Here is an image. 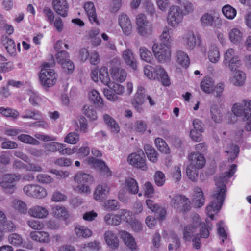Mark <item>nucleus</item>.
I'll return each instance as SVG.
<instances>
[{
	"instance_id": "nucleus-13",
	"label": "nucleus",
	"mask_w": 251,
	"mask_h": 251,
	"mask_svg": "<svg viewBox=\"0 0 251 251\" xmlns=\"http://www.w3.org/2000/svg\"><path fill=\"white\" fill-rule=\"evenodd\" d=\"M20 175L16 174H6L3 176L0 185L3 189L7 190L8 192L13 193L15 183L20 179Z\"/></svg>"
},
{
	"instance_id": "nucleus-57",
	"label": "nucleus",
	"mask_w": 251,
	"mask_h": 251,
	"mask_svg": "<svg viewBox=\"0 0 251 251\" xmlns=\"http://www.w3.org/2000/svg\"><path fill=\"white\" fill-rule=\"evenodd\" d=\"M171 243L169 244L168 246L169 250H172L173 249L177 250L180 246V241L178 237L176 234H172L170 237Z\"/></svg>"
},
{
	"instance_id": "nucleus-20",
	"label": "nucleus",
	"mask_w": 251,
	"mask_h": 251,
	"mask_svg": "<svg viewBox=\"0 0 251 251\" xmlns=\"http://www.w3.org/2000/svg\"><path fill=\"white\" fill-rule=\"evenodd\" d=\"M109 192V187L106 184H100L97 186L94 192V198L97 201H102Z\"/></svg>"
},
{
	"instance_id": "nucleus-1",
	"label": "nucleus",
	"mask_w": 251,
	"mask_h": 251,
	"mask_svg": "<svg viewBox=\"0 0 251 251\" xmlns=\"http://www.w3.org/2000/svg\"><path fill=\"white\" fill-rule=\"evenodd\" d=\"M236 167V165L232 164L228 172H225L215 179L216 188L212 195L210 203L206 207L207 214L212 220H213L214 215L217 214L222 208L226 196V184L227 178L233 176Z\"/></svg>"
},
{
	"instance_id": "nucleus-15",
	"label": "nucleus",
	"mask_w": 251,
	"mask_h": 251,
	"mask_svg": "<svg viewBox=\"0 0 251 251\" xmlns=\"http://www.w3.org/2000/svg\"><path fill=\"white\" fill-rule=\"evenodd\" d=\"M87 162L93 167L99 168L103 175L106 176H111V171L103 161L91 157L87 159Z\"/></svg>"
},
{
	"instance_id": "nucleus-35",
	"label": "nucleus",
	"mask_w": 251,
	"mask_h": 251,
	"mask_svg": "<svg viewBox=\"0 0 251 251\" xmlns=\"http://www.w3.org/2000/svg\"><path fill=\"white\" fill-rule=\"evenodd\" d=\"M183 42L188 49H193L196 44L195 35L192 32H188L184 36L183 38Z\"/></svg>"
},
{
	"instance_id": "nucleus-32",
	"label": "nucleus",
	"mask_w": 251,
	"mask_h": 251,
	"mask_svg": "<svg viewBox=\"0 0 251 251\" xmlns=\"http://www.w3.org/2000/svg\"><path fill=\"white\" fill-rule=\"evenodd\" d=\"M122 239L125 243L131 250L136 249V244L134 238L127 232L121 231L120 232Z\"/></svg>"
},
{
	"instance_id": "nucleus-51",
	"label": "nucleus",
	"mask_w": 251,
	"mask_h": 251,
	"mask_svg": "<svg viewBox=\"0 0 251 251\" xmlns=\"http://www.w3.org/2000/svg\"><path fill=\"white\" fill-rule=\"evenodd\" d=\"M17 138L20 141L25 143L35 145H37L40 143L39 141L27 134H22L19 135H18Z\"/></svg>"
},
{
	"instance_id": "nucleus-48",
	"label": "nucleus",
	"mask_w": 251,
	"mask_h": 251,
	"mask_svg": "<svg viewBox=\"0 0 251 251\" xmlns=\"http://www.w3.org/2000/svg\"><path fill=\"white\" fill-rule=\"evenodd\" d=\"M231 110H251V100H244L234 104Z\"/></svg>"
},
{
	"instance_id": "nucleus-59",
	"label": "nucleus",
	"mask_w": 251,
	"mask_h": 251,
	"mask_svg": "<svg viewBox=\"0 0 251 251\" xmlns=\"http://www.w3.org/2000/svg\"><path fill=\"white\" fill-rule=\"evenodd\" d=\"M154 181L158 186H162L165 182V176L164 174L160 171L155 172L154 176Z\"/></svg>"
},
{
	"instance_id": "nucleus-52",
	"label": "nucleus",
	"mask_w": 251,
	"mask_h": 251,
	"mask_svg": "<svg viewBox=\"0 0 251 251\" xmlns=\"http://www.w3.org/2000/svg\"><path fill=\"white\" fill-rule=\"evenodd\" d=\"M246 111H229L226 115V118L228 122L231 123H234L237 120V117L243 116L244 117V113Z\"/></svg>"
},
{
	"instance_id": "nucleus-24",
	"label": "nucleus",
	"mask_w": 251,
	"mask_h": 251,
	"mask_svg": "<svg viewBox=\"0 0 251 251\" xmlns=\"http://www.w3.org/2000/svg\"><path fill=\"white\" fill-rule=\"evenodd\" d=\"M123 57L127 65L134 70L137 69V61L131 50H125L123 53Z\"/></svg>"
},
{
	"instance_id": "nucleus-40",
	"label": "nucleus",
	"mask_w": 251,
	"mask_h": 251,
	"mask_svg": "<svg viewBox=\"0 0 251 251\" xmlns=\"http://www.w3.org/2000/svg\"><path fill=\"white\" fill-rule=\"evenodd\" d=\"M89 99L94 104L100 108H102L103 105V100L98 91L96 90H92L89 94Z\"/></svg>"
},
{
	"instance_id": "nucleus-42",
	"label": "nucleus",
	"mask_w": 251,
	"mask_h": 251,
	"mask_svg": "<svg viewBox=\"0 0 251 251\" xmlns=\"http://www.w3.org/2000/svg\"><path fill=\"white\" fill-rule=\"evenodd\" d=\"M207 224L201 222V224L199 225L200 231L198 234L199 236L201 238H207L209 236V230L211 229L210 225L208 222L206 221Z\"/></svg>"
},
{
	"instance_id": "nucleus-33",
	"label": "nucleus",
	"mask_w": 251,
	"mask_h": 251,
	"mask_svg": "<svg viewBox=\"0 0 251 251\" xmlns=\"http://www.w3.org/2000/svg\"><path fill=\"white\" fill-rule=\"evenodd\" d=\"M103 118L105 124L113 133H117L119 132L120 126L113 118L107 114H105L103 115Z\"/></svg>"
},
{
	"instance_id": "nucleus-63",
	"label": "nucleus",
	"mask_w": 251,
	"mask_h": 251,
	"mask_svg": "<svg viewBox=\"0 0 251 251\" xmlns=\"http://www.w3.org/2000/svg\"><path fill=\"white\" fill-rule=\"evenodd\" d=\"M43 13L47 21L50 23H53L54 20V14L52 10L49 7H45L43 10Z\"/></svg>"
},
{
	"instance_id": "nucleus-8",
	"label": "nucleus",
	"mask_w": 251,
	"mask_h": 251,
	"mask_svg": "<svg viewBox=\"0 0 251 251\" xmlns=\"http://www.w3.org/2000/svg\"><path fill=\"white\" fill-rule=\"evenodd\" d=\"M111 66V76L112 79L115 81L118 82H123L125 81L127 76L126 71L119 67L120 65V61L117 58H113L110 62Z\"/></svg>"
},
{
	"instance_id": "nucleus-53",
	"label": "nucleus",
	"mask_w": 251,
	"mask_h": 251,
	"mask_svg": "<svg viewBox=\"0 0 251 251\" xmlns=\"http://www.w3.org/2000/svg\"><path fill=\"white\" fill-rule=\"evenodd\" d=\"M140 58L142 60L150 63L152 59L151 52L145 47H141L139 49Z\"/></svg>"
},
{
	"instance_id": "nucleus-23",
	"label": "nucleus",
	"mask_w": 251,
	"mask_h": 251,
	"mask_svg": "<svg viewBox=\"0 0 251 251\" xmlns=\"http://www.w3.org/2000/svg\"><path fill=\"white\" fill-rule=\"evenodd\" d=\"M171 32L172 29L170 28L166 27L164 29L160 36L161 43L159 45L171 48L174 41V38L171 35Z\"/></svg>"
},
{
	"instance_id": "nucleus-6",
	"label": "nucleus",
	"mask_w": 251,
	"mask_h": 251,
	"mask_svg": "<svg viewBox=\"0 0 251 251\" xmlns=\"http://www.w3.org/2000/svg\"><path fill=\"white\" fill-rule=\"evenodd\" d=\"M152 50L155 59L159 63H165L171 60V48L164 47L162 45L154 43L152 45Z\"/></svg>"
},
{
	"instance_id": "nucleus-49",
	"label": "nucleus",
	"mask_w": 251,
	"mask_h": 251,
	"mask_svg": "<svg viewBox=\"0 0 251 251\" xmlns=\"http://www.w3.org/2000/svg\"><path fill=\"white\" fill-rule=\"evenodd\" d=\"M12 207L20 213H25L27 211L26 204L21 200H14L12 202Z\"/></svg>"
},
{
	"instance_id": "nucleus-21",
	"label": "nucleus",
	"mask_w": 251,
	"mask_h": 251,
	"mask_svg": "<svg viewBox=\"0 0 251 251\" xmlns=\"http://www.w3.org/2000/svg\"><path fill=\"white\" fill-rule=\"evenodd\" d=\"M28 213L33 217L44 218L48 215L49 212L46 207L36 205L29 209Z\"/></svg>"
},
{
	"instance_id": "nucleus-43",
	"label": "nucleus",
	"mask_w": 251,
	"mask_h": 251,
	"mask_svg": "<svg viewBox=\"0 0 251 251\" xmlns=\"http://www.w3.org/2000/svg\"><path fill=\"white\" fill-rule=\"evenodd\" d=\"M75 232L78 238H87L92 235L90 229L83 226H78L75 227Z\"/></svg>"
},
{
	"instance_id": "nucleus-46",
	"label": "nucleus",
	"mask_w": 251,
	"mask_h": 251,
	"mask_svg": "<svg viewBox=\"0 0 251 251\" xmlns=\"http://www.w3.org/2000/svg\"><path fill=\"white\" fill-rule=\"evenodd\" d=\"M201 23L203 27L213 26L214 19L213 16L209 13H204L201 18Z\"/></svg>"
},
{
	"instance_id": "nucleus-61",
	"label": "nucleus",
	"mask_w": 251,
	"mask_h": 251,
	"mask_svg": "<svg viewBox=\"0 0 251 251\" xmlns=\"http://www.w3.org/2000/svg\"><path fill=\"white\" fill-rule=\"evenodd\" d=\"M36 178L38 182L43 184H50L53 181V179L47 174H40Z\"/></svg>"
},
{
	"instance_id": "nucleus-54",
	"label": "nucleus",
	"mask_w": 251,
	"mask_h": 251,
	"mask_svg": "<svg viewBox=\"0 0 251 251\" xmlns=\"http://www.w3.org/2000/svg\"><path fill=\"white\" fill-rule=\"evenodd\" d=\"M8 242L15 246H20L23 243V238L17 233H12L8 236Z\"/></svg>"
},
{
	"instance_id": "nucleus-38",
	"label": "nucleus",
	"mask_w": 251,
	"mask_h": 251,
	"mask_svg": "<svg viewBox=\"0 0 251 251\" xmlns=\"http://www.w3.org/2000/svg\"><path fill=\"white\" fill-rule=\"evenodd\" d=\"M144 151L148 159L152 162L155 163L157 161V152L149 144L144 146Z\"/></svg>"
},
{
	"instance_id": "nucleus-9",
	"label": "nucleus",
	"mask_w": 251,
	"mask_h": 251,
	"mask_svg": "<svg viewBox=\"0 0 251 251\" xmlns=\"http://www.w3.org/2000/svg\"><path fill=\"white\" fill-rule=\"evenodd\" d=\"M127 162L134 167L143 171H146L148 168L146 157L143 151L130 154L127 157Z\"/></svg>"
},
{
	"instance_id": "nucleus-30",
	"label": "nucleus",
	"mask_w": 251,
	"mask_h": 251,
	"mask_svg": "<svg viewBox=\"0 0 251 251\" xmlns=\"http://www.w3.org/2000/svg\"><path fill=\"white\" fill-rule=\"evenodd\" d=\"M214 82L210 77L205 76L201 83V89L205 93H210L214 90Z\"/></svg>"
},
{
	"instance_id": "nucleus-47",
	"label": "nucleus",
	"mask_w": 251,
	"mask_h": 251,
	"mask_svg": "<svg viewBox=\"0 0 251 251\" xmlns=\"http://www.w3.org/2000/svg\"><path fill=\"white\" fill-rule=\"evenodd\" d=\"M65 144L58 142H50L45 144V148L47 151L55 152L59 151L62 148L65 147Z\"/></svg>"
},
{
	"instance_id": "nucleus-55",
	"label": "nucleus",
	"mask_w": 251,
	"mask_h": 251,
	"mask_svg": "<svg viewBox=\"0 0 251 251\" xmlns=\"http://www.w3.org/2000/svg\"><path fill=\"white\" fill-rule=\"evenodd\" d=\"M79 140V134L75 132H70L64 138V142L71 144H75L77 143Z\"/></svg>"
},
{
	"instance_id": "nucleus-60",
	"label": "nucleus",
	"mask_w": 251,
	"mask_h": 251,
	"mask_svg": "<svg viewBox=\"0 0 251 251\" xmlns=\"http://www.w3.org/2000/svg\"><path fill=\"white\" fill-rule=\"evenodd\" d=\"M108 86V88L112 90L117 95H121L125 91L124 87L117 83H111Z\"/></svg>"
},
{
	"instance_id": "nucleus-27",
	"label": "nucleus",
	"mask_w": 251,
	"mask_h": 251,
	"mask_svg": "<svg viewBox=\"0 0 251 251\" xmlns=\"http://www.w3.org/2000/svg\"><path fill=\"white\" fill-rule=\"evenodd\" d=\"M243 35L242 31L238 28H232L228 33L230 41L236 45H238L242 42Z\"/></svg>"
},
{
	"instance_id": "nucleus-34",
	"label": "nucleus",
	"mask_w": 251,
	"mask_h": 251,
	"mask_svg": "<svg viewBox=\"0 0 251 251\" xmlns=\"http://www.w3.org/2000/svg\"><path fill=\"white\" fill-rule=\"evenodd\" d=\"M53 215L58 218L66 219L68 216V211L66 207L59 205H55L52 208Z\"/></svg>"
},
{
	"instance_id": "nucleus-62",
	"label": "nucleus",
	"mask_w": 251,
	"mask_h": 251,
	"mask_svg": "<svg viewBox=\"0 0 251 251\" xmlns=\"http://www.w3.org/2000/svg\"><path fill=\"white\" fill-rule=\"evenodd\" d=\"M2 229L5 231H13L15 230L16 226L15 224L9 220H4L2 222Z\"/></svg>"
},
{
	"instance_id": "nucleus-64",
	"label": "nucleus",
	"mask_w": 251,
	"mask_h": 251,
	"mask_svg": "<svg viewBox=\"0 0 251 251\" xmlns=\"http://www.w3.org/2000/svg\"><path fill=\"white\" fill-rule=\"evenodd\" d=\"M27 225L31 228L35 230H40L43 228L44 225L39 221L31 220L27 221Z\"/></svg>"
},
{
	"instance_id": "nucleus-36",
	"label": "nucleus",
	"mask_w": 251,
	"mask_h": 251,
	"mask_svg": "<svg viewBox=\"0 0 251 251\" xmlns=\"http://www.w3.org/2000/svg\"><path fill=\"white\" fill-rule=\"evenodd\" d=\"M125 186L129 193L133 194L138 193L139 187L135 179L131 177L127 178L125 180Z\"/></svg>"
},
{
	"instance_id": "nucleus-25",
	"label": "nucleus",
	"mask_w": 251,
	"mask_h": 251,
	"mask_svg": "<svg viewBox=\"0 0 251 251\" xmlns=\"http://www.w3.org/2000/svg\"><path fill=\"white\" fill-rule=\"evenodd\" d=\"M84 8L87 13L90 22L92 23H96L98 25L99 24V21L97 19L94 3L92 2H88L85 4Z\"/></svg>"
},
{
	"instance_id": "nucleus-37",
	"label": "nucleus",
	"mask_w": 251,
	"mask_h": 251,
	"mask_svg": "<svg viewBox=\"0 0 251 251\" xmlns=\"http://www.w3.org/2000/svg\"><path fill=\"white\" fill-rule=\"evenodd\" d=\"M177 62L183 67H187L190 63L189 58L184 52L178 50L176 53Z\"/></svg>"
},
{
	"instance_id": "nucleus-29",
	"label": "nucleus",
	"mask_w": 251,
	"mask_h": 251,
	"mask_svg": "<svg viewBox=\"0 0 251 251\" xmlns=\"http://www.w3.org/2000/svg\"><path fill=\"white\" fill-rule=\"evenodd\" d=\"M240 149L238 145L230 144L225 147V152L228 156V160L233 161L238 155L239 153Z\"/></svg>"
},
{
	"instance_id": "nucleus-7",
	"label": "nucleus",
	"mask_w": 251,
	"mask_h": 251,
	"mask_svg": "<svg viewBox=\"0 0 251 251\" xmlns=\"http://www.w3.org/2000/svg\"><path fill=\"white\" fill-rule=\"evenodd\" d=\"M171 204L179 212L187 213L191 208L189 199L182 195L177 194L174 196L171 200Z\"/></svg>"
},
{
	"instance_id": "nucleus-17",
	"label": "nucleus",
	"mask_w": 251,
	"mask_h": 251,
	"mask_svg": "<svg viewBox=\"0 0 251 251\" xmlns=\"http://www.w3.org/2000/svg\"><path fill=\"white\" fill-rule=\"evenodd\" d=\"M119 24L123 32L126 36L130 35L132 32V25L128 16L122 14L119 17Z\"/></svg>"
},
{
	"instance_id": "nucleus-2",
	"label": "nucleus",
	"mask_w": 251,
	"mask_h": 251,
	"mask_svg": "<svg viewBox=\"0 0 251 251\" xmlns=\"http://www.w3.org/2000/svg\"><path fill=\"white\" fill-rule=\"evenodd\" d=\"M144 74L150 79H160L163 85L168 86L170 80L165 70L161 66L154 68L150 65H146L144 69Z\"/></svg>"
},
{
	"instance_id": "nucleus-19",
	"label": "nucleus",
	"mask_w": 251,
	"mask_h": 251,
	"mask_svg": "<svg viewBox=\"0 0 251 251\" xmlns=\"http://www.w3.org/2000/svg\"><path fill=\"white\" fill-rule=\"evenodd\" d=\"M189 159L191 161L189 166L198 169L202 168L205 164L204 157L199 153H191L189 155Z\"/></svg>"
},
{
	"instance_id": "nucleus-44",
	"label": "nucleus",
	"mask_w": 251,
	"mask_h": 251,
	"mask_svg": "<svg viewBox=\"0 0 251 251\" xmlns=\"http://www.w3.org/2000/svg\"><path fill=\"white\" fill-rule=\"evenodd\" d=\"M155 144L157 149L164 154H169L170 150L166 143L162 138H157L155 140Z\"/></svg>"
},
{
	"instance_id": "nucleus-14",
	"label": "nucleus",
	"mask_w": 251,
	"mask_h": 251,
	"mask_svg": "<svg viewBox=\"0 0 251 251\" xmlns=\"http://www.w3.org/2000/svg\"><path fill=\"white\" fill-rule=\"evenodd\" d=\"M201 224V218L198 214H195L193 216L192 222L187 225L183 229V239L185 241H190L199 225Z\"/></svg>"
},
{
	"instance_id": "nucleus-50",
	"label": "nucleus",
	"mask_w": 251,
	"mask_h": 251,
	"mask_svg": "<svg viewBox=\"0 0 251 251\" xmlns=\"http://www.w3.org/2000/svg\"><path fill=\"white\" fill-rule=\"evenodd\" d=\"M246 79V74L243 72L237 71L234 76L233 82L236 86H242Z\"/></svg>"
},
{
	"instance_id": "nucleus-16",
	"label": "nucleus",
	"mask_w": 251,
	"mask_h": 251,
	"mask_svg": "<svg viewBox=\"0 0 251 251\" xmlns=\"http://www.w3.org/2000/svg\"><path fill=\"white\" fill-rule=\"evenodd\" d=\"M52 7L55 12L62 17L68 15L69 4L66 0H52Z\"/></svg>"
},
{
	"instance_id": "nucleus-18",
	"label": "nucleus",
	"mask_w": 251,
	"mask_h": 251,
	"mask_svg": "<svg viewBox=\"0 0 251 251\" xmlns=\"http://www.w3.org/2000/svg\"><path fill=\"white\" fill-rule=\"evenodd\" d=\"M146 100L145 90L139 87L134 97L131 100V103L135 109H139Z\"/></svg>"
},
{
	"instance_id": "nucleus-5",
	"label": "nucleus",
	"mask_w": 251,
	"mask_h": 251,
	"mask_svg": "<svg viewBox=\"0 0 251 251\" xmlns=\"http://www.w3.org/2000/svg\"><path fill=\"white\" fill-rule=\"evenodd\" d=\"M137 32L140 36L147 37L152 32V24L147 20L144 14H140L136 17Z\"/></svg>"
},
{
	"instance_id": "nucleus-58",
	"label": "nucleus",
	"mask_w": 251,
	"mask_h": 251,
	"mask_svg": "<svg viewBox=\"0 0 251 251\" xmlns=\"http://www.w3.org/2000/svg\"><path fill=\"white\" fill-rule=\"evenodd\" d=\"M198 170L197 168L188 166L186 169V174L190 179L193 181L197 180L198 177Z\"/></svg>"
},
{
	"instance_id": "nucleus-28",
	"label": "nucleus",
	"mask_w": 251,
	"mask_h": 251,
	"mask_svg": "<svg viewBox=\"0 0 251 251\" xmlns=\"http://www.w3.org/2000/svg\"><path fill=\"white\" fill-rule=\"evenodd\" d=\"M104 239L107 244L111 248L116 249L119 246V239L111 231H106L104 233Z\"/></svg>"
},
{
	"instance_id": "nucleus-56",
	"label": "nucleus",
	"mask_w": 251,
	"mask_h": 251,
	"mask_svg": "<svg viewBox=\"0 0 251 251\" xmlns=\"http://www.w3.org/2000/svg\"><path fill=\"white\" fill-rule=\"evenodd\" d=\"M82 248L84 251H98L100 250V243L94 241L82 245Z\"/></svg>"
},
{
	"instance_id": "nucleus-10",
	"label": "nucleus",
	"mask_w": 251,
	"mask_h": 251,
	"mask_svg": "<svg viewBox=\"0 0 251 251\" xmlns=\"http://www.w3.org/2000/svg\"><path fill=\"white\" fill-rule=\"evenodd\" d=\"M223 63L232 71H235L241 64L238 57L235 54L234 50L231 48L227 49L225 52Z\"/></svg>"
},
{
	"instance_id": "nucleus-12",
	"label": "nucleus",
	"mask_w": 251,
	"mask_h": 251,
	"mask_svg": "<svg viewBox=\"0 0 251 251\" xmlns=\"http://www.w3.org/2000/svg\"><path fill=\"white\" fill-rule=\"evenodd\" d=\"M91 77L94 81L100 80L105 85H108L110 81L108 69L105 66L101 67L100 70L97 68L92 70Z\"/></svg>"
},
{
	"instance_id": "nucleus-41",
	"label": "nucleus",
	"mask_w": 251,
	"mask_h": 251,
	"mask_svg": "<svg viewBox=\"0 0 251 251\" xmlns=\"http://www.w3.org/2000/svg\"><path fill=\"white\" fill-rule=\"evenodd\" d=\"M105 222L109 225L117 226L121 222V217L118 215L111 213L106 214L104 218Z\"/></svg>"
},
{
	"instance_id": "nucleus-45",
	"label": "nucleus",
	"mask_w": 251,
	"mask_h": 251,
	"mask_svg": "<svg viewBox=\"0 0 251 251\" xmlns=\"http://www.w3.org/2000/svg\"><path fill=\"white\" fill-rule=\"evenodd\" d=\"M2 42L7 52L11 55H15L16 49L14 41L5 37L2 40Z\"/></svg>"
},
{
	"instance_id": "nucleus-31",
	"label": "nucleus",
	"mask_w": 251,
	"mask_h": 251,
	"mask_svg": "<svg viewBox=\"0 0 251 251\" xmlns=\"http://www.w3.org/2000/svg\"><path fill=\"white\" fill-rule=\"evenodd\" d=\"M208 58L213 63H216L219 61L220 54L218 48L214 45L210 46L208 51Z\"/></svg>"
},
{
	"instance_id": "nucleus-22",
	"label": "nucleus",
	"mask_w": 251,
	"mask_h": 251,
	"mask_svg": "<svg viewBox=\"0 0 251 251\" xmlns=\"http://www.w3.org/2000/svg\"><path fill=\"white\" fill-rule=\"evenodd\" d=\"M194 194L192 201L198 208L202 206L205 203V197L202 189L200 187H196L194 190Z\"/></svg>"
},
{
	"instance_id": "nucleus-26",
	"label": "nucleus",
	"mask_w": 251,
	"mask_h": 251,
	"mask_svg": "<svg viewBox=\"0 0 251 251\" xmlns=\"http://www.w3.org/2000/svg\"><path fill=\"white\" fill-rule=\"evenodd\" d=\"M74 180L79 184H91L94 181L92 176L81 172H78L75 176Z\"/></svg>"
},
{
	"instance_id": "nucleus-4",
	"label": "nucleus",
	"mask_w": 251,
	"mask_h": 251,
	"mask_svg": "<svg viewBox=\"0 0 251 251\" xmlns=\"http://www.w3.org/2000/svg\"><path fill=\"white\" fill-rule=\"evenodd\" d=\"M183 12L182 9L176 5L171 6L168 13L167 20L168 24L173 28H177L182 22Z\"/></svg>"
},
{
	"instance_id": "nucleus-3",
	"label": "nucleus",
	"mask_w": 251,
	"mask_h": 251,
	"mask_svg": "<svg viewBox=\"0 0 251 251\" xmlns=\"http://www.w3.org/2000/svg\"><path fill=\"white\" fill-rule=\"evenodd\" d=\"M50 63H44L39 75V78L43 86L50 87L53 86L56 81V75L54 70L50 68Z\"/></svg>"
},
{
	"instance_id": "nucleus-39",
	"label": "nucleus",
	"mask_w": 251,
	"mask_h": 251,
	"mask_svg": "<svg viewBox=\"0 0 251 251\" xmlns=\"http://www.w3.org/2000/svg\"><path fill=\"white\" fill-rule=\"evenodd\" d=\"M222 11L225 17L229 20L233 19L237 14L236 9L229 4L224 5L222 8Z\"/></svg>"
},
{
	"instance_id": "nucleus-11",
	"label": "nucleus",
	"mask_w": 251,
	"mask_h": 251,
	"mask_svg": "<svg viewBox=\"0 0 251 251\" xmlns=\"http://www.w3.org/2000/svg\"><path fill=\"white\" fill-rule=\"evenodd\" d=\"M24 192L29 197L42 199L45 198L47 193L46 189L37 184H28L23 188Z\"/></svg>"
}]
</instances>
